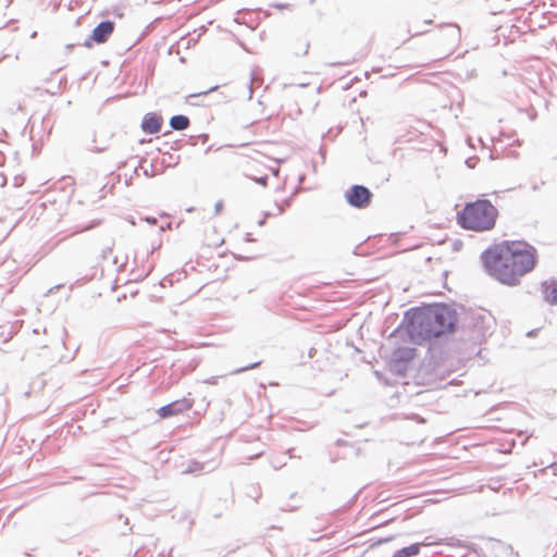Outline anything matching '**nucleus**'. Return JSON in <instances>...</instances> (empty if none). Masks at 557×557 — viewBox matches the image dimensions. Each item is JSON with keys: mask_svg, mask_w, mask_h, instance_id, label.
Listing matches in <instances>:
<instances>
[{"mask_svg": "<svg viewBox=\"0 0 557 557\" xmlns=\"http://www.w3.org/2000/svg\"><path fill=\"white\" fill-rule=\"evenodd\" d=\"M215 89H216V87H212V88H210V89H209V90H207V91L199 92V94H195V95H190V96H189V98H195V97L203 96V95H207V94H209L210 91L215 90Z\"/></svg>", "mask_w": 557, "mask_h": 557, "instance_id": "f3484780", "label": "nucleus"}, {"mask_svg": "<svg viewBox=\"0 0 557 557\" xmlns=\"http://www.w3.org/2000/svg\"><path fill=\"white\" fill-rule=\"evenodd\" d=\"M345 198L351 207L364 209L371 203L372 193L363 185H354L345 193Z\"/></svg>", "mask_w": 557, "mask_h": 557, "instance_id": "39448f33", "label": "nucleus"}, {"mask_svg": "<svg viewBox=\"0 0 557 557\" xmlns=\"http://www.w3.org/2000/svg\"><path fill=\"white\" fill-rule=\"evenodd\" d=\"M252 82H253V78L251 77L250 84H249V99L252 98Z\"/></svg>", "mask_w": 557, "mask_h": 557, "instance_id": "aec40b11", "label": "nucleus"}, {"mask_svg": "<svg viewBox=\"0 0 557 557\" xmlns=\"http://www.w3.org/2000/svg\"><path fill=\"white\" fill-rule=\"evenodd\" d=\"M147 221H148L149 223H156V219H154V218H152V219H147Z\"/></svg>", "mask_w": 557, "mask_h": 557, "instance_id": "393cba45", "label": "nucleus"}, {"mask_svg": "<svg viewBox=\"0 0 557 557\" xmlns=\"http://www.w3.org/2000/svg\"><path fill=\"white\" fill-rule=\"evenodd\" d=\"M308 49H309V42H304V49L301 51V53L305 55L308 53Z\"/></svg>", "mask_w": 557, "mask_h": 557, "instance_id": "6ab92c4d", "label": "nucleus"}, {"mask_svg": "<svg viewBox=\"0 0 557 557\" xmlns=\"http://www.w3.org/2000/svg\"><path fill=\"white\" fill-rule=\"evenodd\" d=\"M144 174H145L146 176H148V177H151V176H152V174H150L148 170H145V171H144Z\"/></svg>", "mask_w": 557, "mask_h": 557, "instance_id": "5701e85b", "label": "nucleus"}, {"mask_svg": "<svg viewBox=\"0 0 557 557\" xmlns=\"http://www.w3.org/2000/svg\"><path fill=\"white\" fill-rule=\"evenodd\" d=\"M284 212V208L282 206H278V214H282Z\"/></svg>", "mask_w": 557, "mask_h": 557, "instance_id": "b1692460", "label": "nucleus"}, {"mask_svg": "<svg viewBox=\"0 0 557 557\" xmlns=\"http://www.w3.org/2000/svg\"><path fill=\"white\" fill-rule=\"evenodd\" d=\"M255 181H256L258 184L265 186V185H267V181H268V176H267V175H264V176H261V177L255 178Z\"/></svg>", "mask_w": 557, "mask_h": 557, "instance_id": "dca6fc26", "label": "nucleus"}, {"mask_svg": "<svg viewBox=\"0 0 557 557\" xmlns=\"http://www.w3.org/2000/svg\"><path fill=\"white\" fill-rule=\"evenodd\" d=\"M264 223V220H260L259 225H262Z\"/></svg>", "mask_w": 557, "mask_h": 557, "instance_id": "cd10ccee", "label": "nucleus"}, {"mask_svg": "<svg viewBox=\"0 0 557 557\" xmlns=\"http://www.w3.org/2000/svg\"><path fill=\"white\" fill-rule=\"evenodd\" d=\"M442 40L445 41L448 49L458 45L461 38L460 27L456 24H447L442 28Z\"/></svg>", "mask_w": 557, "mask_h": 557, "instance_id": "6e6552de", "label": "nucleus"}, {"mask_svg": "<svg viewBox=\"0 0 557 557\" xmlns=\"http://www.w3.org/2000/svg\"><path fill=\"white\" fill-rule=\"evenodd\" d=\"M61 287V285H55L54 287H51L49 289V293H54V290L59 289Z\"/></svg>", "mask_w": 557, "mask_h": 557, "instance_id": "412c9836", "label": "nucleus"}, {"mask_svg": "<svg viewBox=\"0 0 557 557\" xmlns=\"http://www.w3.org/2000/svg\"><path fill=\"white\" fill-rule=\"evenodd\" d=\"M194 406V399L184 397L182 399L174 400L165 406L159 408L158 413L161 418L166 419L172 416L183 413Z\"/></svg>", "mask_w": 557, "mask_h": 557, "instance_id": "423d86ee", "label": "nucleus"}, {"mask_svg": "<svg viewBox=\"0 0 557 557\" xmlns=\"http://www.w3.org/2000/svg\"><path fill=\"white\" fill-rule=\"evenodd\" d=\"M114 30V23L112 21L100 22L92 30L91 36L84 41L85 47H91V42L97 44L106 42Z\"/></svg>", "mask_w": 557, "mask_h": 557, "instance_id": "0eeeda50", "label": "nucleus"}, {"mask_svg": "<svg viewBox=\"0 0 557 557\" xmlns=\"http://www.w3.org/2000/svg\"><path fill=\"white\" fill-rule=\"evenodd\" d=\"M260 363H261L260 361H257V362L251 363L249 366L239 368V369L235 370L233 373H240V372H244V371H247V370H250V369H255V368L259 367Z\"/></svg>", "mask_w": 557, "mask_h": 557, "instance_id": "4468645a", "label": "nucleus"}, {"mask_svg": "<svg viewBox=\"0 0 557 557\" xmlns=\"http://www.w3.org/2000/svg\"><path fill=\"white\" fill-rule=\"evenodd\" d=\"M222 208H223V203L222 201H218L214 206V211L216 214H219L221 211H222Z\"/></svg>", "mask_w": 557, "mask_h": 557, "instance_id": "a211bd4d", "label": "nucleus"}, {"mask_svg": "<svg viewBox=\"0 0 557 557\" xmlns=\"http://www.w3.org/2000/svg\"><path fill=\"white\" fill-rule=\"evenodd\" d=\"M494 321L490 314L472 313L465 324L467 341L481 344L493 333Z\"/></svg>", "mask_w": 557, "mask_h": 557, "instance_id": "20e7f679", "label": "nucleus"}, {"mask_svg": "<svg viewBox=\"0 0 557 557\" xmlns=\"http://www.w3.org/2000/svg\"><path fill=\"white\" fill-rule=\"evenodd\" d=\"M542 294L546 302L557 305V281L550 280L543 282Z\"/></svg>", "mask_w": 557, "mask_h": 557, "instance_id": "9b49d317", "label": "nucleus"}, {"mask_svg": "<svg viewBox=\"0 0 557 557\" xmlns=\"http://www.w3.org/2000/svg\"><path fill=\"white\" fill-rule=\"evenodd\" d=\"M271 465H272V467H273L274 469H276V470H277V469H281L283 466H285V465H286V462H285L284 460L273 459V460L271 461Z\"/></svg>", "mask_w": 557, "mask_h": 557, "instance_id": "2eb2a0df", "label": "nucleus"}, {"mask_svg": "<svg viewBox=\"0 0 557 557\" xmlns=\"http://www.w3.org/2000/svg\"><path fill=\"white\" fill-rule=\"evenodd\" d=\"M162 117L156 113H147L141 121V129L146 134L159 133L162 126Z\"/></svg>", "mask_w": 557, "mask_h": 557, "instance_id": "9d476101", "label": "nucleus"}, {"mask_svg": "<svg viewBox=\"0 0 557 557\" xmlns=\"http://www.w3.org/2000/svg\"><path fill=\"white\" fill-rule=\"evenodd\" d=\"M498 210L490 200L479 199L467 203L458 213V223L462 228L475 232L490 231L495 226Z\"/></svg>", "mask_w": 557, "mask_h": 557, "instance_id": "7ed1b4c3", "label": "nucleus"}, {"mask_svg": "<svg viewBox=\"0 0 557 557\" xmlns=\"http://www.w3.org/2000/svg\"><path fill=\"white\" fill-rule=\"evenodd\" d=\"M416 355V348L404 346L396 348L392 354V361L395 367L410 362Z\"/></svg>", "mask_w": 557, "mask_h": 557, "instance_id": "1a4fd4ad", "label": "nucleus"}, {"mask_svg": "<svg viewBox=\"0 0 557 557\" xmlns=\"http://www.w3.org/2000/svg\"><path fill=\"white\" fill-rule=\"evenodd\" d=\"M422 544L416 543L410 546L404 547L397 550L392 557H411L416 556L420 552V547Z\"/></svg>", "mask_w": 557, "mask_h": 557, "instance_id": "ddd939ff", "label": "nucleus"}, {"mask_svg": "<svg viewBox=\"0 0 557 557\" xmlns=\"http://www.w3.org/2000/svg\"><path fill=\"white\" fill-rule=\"evenodd\" d=\"M274 7L277 9H283V8H286L287 5L286 4H275Z\"/></svg>", "mask_w": 557, "mask_h": 557, "instance_id": "4be33fe9", "label": "nucleus"}, {"mask_svg": "<svg viewBox=\"0 0 557 557\" xmlns=\"http://www.w3.org/2000/svg\"><path fill=\"white\" fill-rule=\"evenodd\" d=\"M458 322L456 310L446 304H434L417 308L408 323V334L412 342H423L453 333Z\"/></svg>", "mask_w": 557, "mask_h": 557, "instance_id": "f03ea898", "label": "nucleus"}, {"mask_svg": "<svg viewBox=\"0 0 557 557\" xmlns=\"http://www.w3.org/2000/svg\"><path fill=\"white\" fill-rule=\"evenodd\" d=\"M189 119L183 114L174 115L170 120V126L175 131H184L189 126Z\"/></svg>", "mask_w": 557, "mask_h": 557, "instance_id": "f8f14e48", "label": "nucleus"}, {"mask_svg": "<svg viewBox=\"0 0 557 557\" xmlns=\"http://www.w3.org/2000/svg\"><path fill=\"white\" fill-rule=\"evenodd\" d=\"M287 453L289 454V458H293L292 450L289 449Z\"/></svg>", "mask_w": 557, "mask_h": 557, "instance_id": "bb28decb", "label": "nucleus"}, {"mask_svg": "<svg viewBox=\"0 0 557 557\" xmlns=\"http://www.w3.org/2000/svg\"><path fill=\"white\" fill-rule=\"evenodd\" d=\"M424 33L423 30H417L416 35Z\"/></svg>", "mask_w": 557, "mask_h": 557, "instance_id": "a878e982", "label": "nucleus"}, {"mask_svg": "<svg viewBox=\"0 0 557 557\" xmlns=\"http://www.w3.org/2000/svg\"><path fill=\"white\" fill-rule=\"evenodd\" d=\"M481 259L486 272L509 286L531 272L537 262L536 249L527 242H503L483 251Z\"/></svg>", "mask_w": 557, "mask_h": 557, "instance_id": "f257e3e1", "label": "nucleus"}]
</instances>
